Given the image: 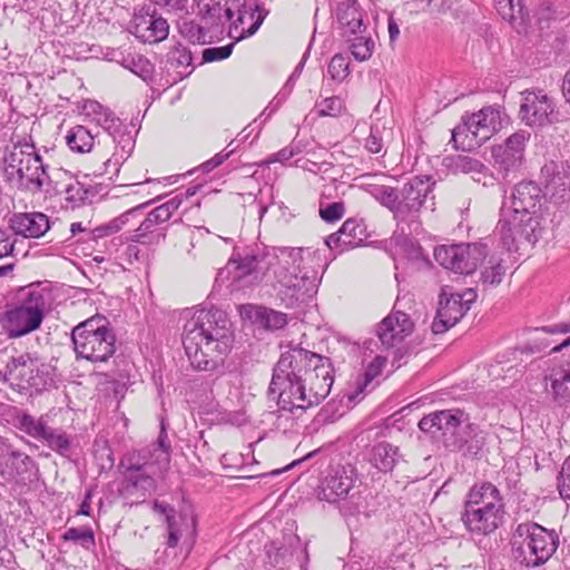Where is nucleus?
I'll use <instances>...</instances> for the list:
<instances>
[{
    "instance_id": "1",
    "label": "nucleus",
    "mask_w": 570,
    "mask_h": 570,
    "mask_svg": "<svg viewBox=\"0 0 570 570\" xmlns=\"http://www.w3.org/2000/svg\"><path fill=\"white\" fill-rule=\"evenodd\" d=\"M228 323L218 308L197 309L186 322L181 341L194 370L214 372L224 366L234 341Z\"/></svg>"
},
{
    "instance_id": "2",
    "label": "nucleus",
    "mask_w": 570,
    "mask_h": 570,
    "mask_svg": "<svg viewBox=\"0 0 570 570\" xmlns=\"http://www.w3.org/2000/svg\"><path fill=\"white\" fill-rule=\"evenodd\" d=\"M302 247H283L274 255L259 249L244 255L234 253L227 268L233 273V281L244 282L248 286L261 284L267 272L273 268L275 279L283 285L291 283L293 276L302 273Z\"/></svg>"
},
{
    "instance_id": "3",
    "label": "nucleus",
    "mask_w": 570,
    "mask_h": 570,
    "mask_svg": "<svg viewBox=\"0 0 570 570\" xmlns=\"http://www.w3.org/2000/svg\"><path fill=\"white\" fill-rule=\"evenodd\" d=\"M435 181L431 176H414L402 187L372 185L370 194L392 214L399 223H415L429 198L433 199Z\"/></svg>"
},
{
    "instance_id": "4",
    "label": "nucleus",
    "mask_w": 570,
    "mask_h": 570,
    "mask_svg": "<svg viewBox=\"0 0 570 570\" xmlns=\"http://www.w3.org/2000/svg\"><path fill=\"white\" fill-rule=\"evenodd\" d=\"M332 364L331 358L312 351L305 350L301 346H291L287 351L283 352L279 360L273 368L272 380L268 386L267 394L272 396L275 392L282 391L284 396L283 401L289 400L293 391L303 393V385H297L299 380L307 376L309 373H315L314 368L318 370L321 365Z\"/></svg>"
},
{
    "instance_id": "5",
    "label": "nucleus",
    "mask_w": 570,
    "mask_h": 570,
    "mask_svg": "<svg viewBox=\"0 0 570 570\" xmlns=\"http://www.w3.org/2000/svg\"><path fill=\"white\" fill-rule=\"evenodd\" d=\"M50 292L39 284L29 285L18 302L1 316V325L8 337L18 338L40 328L49 308Z\"/></svg>"
},
{
    "instance_id": "6",
    "label": "nucleus",
    "mask_w": 570,
    "mask_h": 570,
    "mask_svg": "<svg viewBox=\"0 0 570 570\" xmlns=\"http://www.w3.org/2000/svg\"><path fill=\"white\" fill-rule=\"evenodd\" d=\"M116 334L109 320L96 314L71 330L77 360L107 362L116 352Z\"/></svg>"
},
{
    "instance_id": "7",
    "label": "nucleus",
    "mask_w": 570,
    "mask_h": 570,
    "mask_svg": "<svg viewBox=\"0 0 570 570\" xmlns=\"http://www.w3.org/2000/svg\"><path fill=\"white\" fill-rule=\"evenodd\" d=\"M4 180L19 189L40 191L49 179L47 165L31 142L14 144L3 156Z\"/></svg>"
},
{
    "instance_id": "8",
    "label": "nucleus",
    "mask_w": 570,
    "mask_h": 570,
    "mask_svg": "<svg viewBox=\"0 0 570 570\" xmlns=\"http://www.w3.org/2000/svg\"><path fill=\"white\" fill-rule=\"evenodd\" d=\"M512 546L517 561L528 568H538L557 551L559 534L535 522H523L514 529Z\"/></svg>"
},
{
    "instance_id": "9",
    "label": "nucleus",
    "mask_w": 570,
    "mask_h": 570,
    "mask_svg": "<svg viewBox=\"0 0 570 570\" xmlns=\"http://www.w3.org/2000/svg\"><path fill=\"white\" fill-rule=\"evenodd\" d=\"M502 125V110L494 106L483 107L472 115H463L452 129L451 141L455 149L472 150L482 146Z\"/></svg>"
},
{
    "instance_id": "10",
    "label": "nucleus",
    "mask_w": 570,
    "mask_h": 570,
    "mask_svg": "<svg viewBox=\"0 0 570 570\" xmlns=\"http://www.w3.org/2000/svg\"><path fill=\"white\" fill-rule=\"evenodd\" d=\"M314 371L315 373H309L307 376H304L297 384L303 385V396L299 395L302 390L297 393L293 391L295 395L289 397V402L283 401L284 394L282 391H277L271 396L273 400H276L279 410L291 413L295 410L306 411L307 409L317 406L328 396L334 383L333 364L321 365L318 370L314 368ZM286 401H288V399H286Z\"/></svg>"
},
{
    "instance_id": "11",
    "label": "nucleus",
    "mask_w": 570,
    "mask_h": 570,
    "mask_svg": "<svg viewBox=\"0 0 570 570\" xmlns=\"http://www.w3.org/2000/svg\"><path fill=\"white\" fill-rule=\"evenodd\" d=\"M469 423V414L460 409L434 411L419 421V429L442 441L446 449L462 445L461 432Z\"/></svg>"
},
{
    "instance_id": "12",
    "label": "nucleus",
    "mask_w": 570,
    "mask_h": 570,
    "mask_svg": "<svg viewBox=\"0 0 570 570\" xmlns=\"http://www.w3.org/2000/svg\"><path fill=\"white\" fill-rule=\"evenodd\" d=\"M487 255V245L480 243L441 245L434 249V258L441 266L462 275L475 272Z\"/></svg>"
},
{
    "instance_id": "13",
    "label": "nucleus",
    "mask_w": 570,
    "mask_h": 570,
    "mask_svg": "<svg viewBox=\"0 0 570 570\" xmlns=\"http://www.w3.org/2000/svg\"><path fill=\"white\" fill-rule=\"evenodd\" d=\"M139 456V453H132L120 461L119 468L125 470L121 495L125 498L137 497L139 501H145L156 491L157 482L154 464L140 462Z\"/></svg>"
},
{
    "instance_id": "14",
    "label": "nucleus",
    "mask_w": 570,
    "mask_h": 570,
    "mask_svg": "<svg viewBox=\"0 0 570 570\" xmlns=\"http://www.w3.org/2000/svg\"><path fill=\"white\" fill-rule=\"evenodd\" d=\"M7 374L21 390L41 392L53 382L48 365L30 353L12 356L7 364Z\"/></svg>"
},
{
    "instance_id": "15",
    "label": "nucleus",
    "mask_w": 570,
    "mask_h": 570,
    "mask_svg": "<svg viewBox=\"0 0 570 570\" xmlns=\"http://www.w3.org/2000/svg\"><path fill=\"white\" fill-rule=\"evenodd\" d=\"M475 294L472 289L464 293H450L442 291L439 307L431 325L433 334H443L453 327L470 309Z\"/></svg>"
},
{
    "instance_id": "16",
    "label": "nucleus",
    "mask_w": 570,
    "mask_h": 570,
    "mask_svg": "<svg viewBox=\"0 0 570 570\" xmlns=\"http://www.w3.org/2000/svg\"><path fill=\"white\" fill-rule=\"evenodd\" d=\"M540 222L524 220L518 215H511L510 218H500L497 225V232L500 234V238L503 247L509 250H518L519 245L523 243L534 245L540 237Z\"/></svg>"
},
{
    "instance_id": "17",
    "label": "nucleus",
    "mask_w": 570,
    "mask_h": 570,
    "mask_svg": "<svg viewBox=\"0 0 570 570\" xmlns=\"http://www.w3.org/2000/svg\"><path fill=\"white\" fill-rule=\"evenodd\" d=\"M528 140V134L517 131L509 136L503 144L492 147L493 166L502 174L503 178H507L511 173L517 171L521 167Z\"/></svg>"
},
{
    "instance_id": "18",
    "label": "nucleus",
    "mask_w": 570,
    "mask_h": 570,
    "mask_svg": "<svg viewBox=\"0 0 570 570\" xmlns=\"http://www.w3.org/2000/svg\"><path fill=\"white\" fill-rule=\"evenodd\" d=\"M356 479V470L352 464L331 465L320 485V500L336 502L345 499L354 488Z\"/></svg>"
},
{
    "instance_id": "19",
    "label": "nucleus",
    "mask_w": 570,
    "mask_h": 570,
    "mask_svg": "<svg viewBox=\"0 0 570 570\" xmlns=\"http://www.w3.org/2000/svg\"><path fill=\"white\" fill-rule=\"evenodd\" d=\"M554 104L543 90H525L520 106L522 121L531 127H543L554 121Z\"/></svg>"
},
{
    "instance_id": "20",
    "label": "nucleus",
    "mask_w": 570,
    "mask_h": 570,
    "mask_svg": "<svg viewBox=\"0 0 570 570\" xmlns=\"http://www.w3.org/2000/svg\"><path fill=\"white\" fill-rule=\"evenodd\" d=\"M129 31L144 43H158L168 37L169 24L150 7H144L135 11Z\"/></svg>"
},
{
    "instance_id": "21",
    "label": "nucleus",
    "mask_w": 570,
    "mask_h": 570,
    "mask_svg": "<svg viewBox=\"0 0 570 570\" xmlns=\"http://www.w3.org/2000/svg\"><path fill=\"white\" fill-rule=\"evenodd\" d=\"M414 331V322L406 313L393 308L376 325V336L382 346L393 348L399 346Z\"/></svg>"
},
{
    "instance_id": "22",
    "label": "nucleus",
    "mask_w": 570,
    "mask_h": 570,
    "mask_svg": "<svg viewBox=\"0 0 570 570\" xmlns=\"http://www.w3.org/2000/svg\"><path fill=\"white\" fill-rule=\"evenodd\" d=\"M543 193L541 187L532 180H523L517 184L511 194L512 214L524 220H538L537 210L540 207Z\"/></svg>"
},
{
    "instance_id": "23",
    "label": "nucleus",
    "mask_w": 570,
    "mask_h": 570,
    "mask_svg": "<svg viewBox=\"0 0 570 570\" xmlns=\"http://www.w3.org/2000/svg\"><path fill=\"white\" fill-rule=\"evenodd\" d=\"M541 174L544 177L546 189L550 202L562 210L570 208V170L551 161L546 164Z\"/></svg>"
},
{
    "instance_id": "24",
    "label": "nucleus",
    "mask_w": 570,
    "mask_h": 570,
    "mask_svg": "<svg viewBox=\"0 0 570 570\" xmlns=\"http://www.w3.org/2000/svg\"><path fill=\"white\" fill-rule=\"evenodd\" d=\"M292 282L281 285L279 298L288 308L297 307L301 303L312 298L317 292V277L315 274L312 276L307 273H301L293 276Z\"/></svg>"
},
{
    "instance_id": "25",
    "label": "nucleus",
    "mask_w": 570,
    "mask_h": 570,
    "mask_svg": "<svg viewBox=\"0 0 570 570\" xmlns=\"http://www.w3.org/2000/svg\"><path fill=\"white\" fill-rule=\"evenodd\" d=\"M504 510L464 509L461 520L471 533L490 534L503 522Z\"/></svg>"
},
{
    "instance_id": "26",
    "label": "nucleus",
    "mask_w": 570,
    "mask_h": 570,
    "mask_svg": "<svg viewBox=\"0 0 570 570\" xmlns=\"http://www.w3.org/2000/svg\"><path fill=\"white\" fill-rule=\"evenodd\" d=\"M9 223L16 235L26 238H39L50 228L49 217L39 212L14 213Z\"/></svg>"
},
{
    "instance_id": "27",
    "label": "nucleus",
    "mask_w": 570,
    "mask_h": 570,
    "mask_svg": "<svg viewBox=\"0 0 570 570\" xmlns=\"http://www.w3.org/2000/svg\"><path fill=\"white\" fill-rule=\"evenodd\" d=\"M478 507L484 510H504L503 499L494 484L483 482L469 491L464 509H476Z\"/></svg>"
},
{
    "instance_id": "28",
    "label": "nucleus",
    "mask_w": 570,
    "mask_h": 570,
    "mask_svg": "<svg viewBox=\"0 0 570 570\" xmlns=\"http://www.w3.org/2000/svg\"><path fill=\"white\" fill-rule=\"evenodd\" d=\"M336 19L345 33L357 35L365 31L363 13L356 0H338L335 8Z\"/></svg>"
},
{
    "instance_id": "29",
    "label": "nucleus",
    "mask_w": 570,
    "mask_h": 570,
    "mask_svg": "<svg viewBox=\"0 0 570 570\" xmlns=\"http://www.w3.org/2000/svg\"><path fill=\"white\" fill-rule=\"evenodd\" d=\"M166 229L158 219L153 217V213L149 212L147 216L139 223L138 227L129 232L126 239L132 243H139L144 245L158 244L166 238Z\"/></svg>"
},
{
    "instance_id": "30",
    "label": "nucleus",
    "mask_w": 570,
    "mask_h": 570,
    "mask_svg": "<svg viewBox=\"0 0 570 570\" xmlns=\"http://www.w3.org/2000/svg\"><path fill=\"white\" fill-rule=\"evenodd\" d=\"M235 14H237V19L230 23V32L233 30L237 31L240 27V32L236 37V40L239 41L246 37L253 36L259 29L267 11L259 6L247 8L245 3L243 8L235 10Z\"/></svg>"
},
{
    "instance_id": "31",
    "label": "nucleus",
    "mask_w": 570,
    "mask_h": 570,
    "mask_svg": "<svg viewBox=\"0 0 570 570\" xmlns=\"http://www.w3.org/2000/svg\"><path fill=\"white\" fill-rule=\"evenodd\" d=\"M149 204L150 202H146L141 205H138L134 208L126 210L125 213L115 217L108 223L95 227L94 229L88 232L87 239L96 240L116 234L126 226H134L136 224L137 218L140 216V212L144 208H146Z\"/></svg>"
},
{
    "instance_id": "32",
    "label": "nucleus",
    "mask_w": 570,
    "mask_h": 570,
    "mask_svg": "<svg viewBox=\"0 0 570 570\" xmlns=\"http://www.w3.org/2000/svg\"><path fill=\"white\" fill-rule=\"evenodd\" d=\"M403 461L400 449L389 442H379L368 452V462L380 472H392Z\"/></svg>"
},
{
    "instance_id": "33",
    "label": "nucleus",
    "mask_w": 570,
    "mask_h": 570,
    "mask_svg": "<svg viewBox=\"0 0 570 570\" xmlns=\"http://www.w3.org/2000/svg\"><path fill=\"white\" fill-rule=\"evenodd\" d=\"M153 509L155 512L165 515L167 525V540L168 548H176L180 538L183 537V527L187 525V521L183 515H178L175 509L166 502L156 500Z\"/></svg>"
},
{
    "instance_id": "34",
    "label": "nucleus",
    "mask_w": 570,
    "mask_h": 570,
    "mask_svg": "<svg viewBox=\"0 0 570 570\" xmlns=\"http://www.w3.org/2000/svg\"><path fill=\"white\" fill-rule=\"evenodd\" d=\"M462 445L450 449L451 451H461L464 456L479 459L483 454L485 438L483 433L473 423H466L461 432Z\"/></svg>"
},
{
    "instance_id": "35",
    "label": "nucleus",
    "mask_w": 570,
    "mask_h": 570,
    "mask_svg": "<svg viewBox=\"0 0 570 570\" xmlns=\"http://www.w3.org/2000/svg\"><path fill=\"white\" fill-rule=\"evenodd\" d=\"M167 68L175 72V80L188 77L194 70L191 51L180 43L173 47L167 53Z\"/></svg>"
},
{
    "instance_id": "36",
    "label": "nucleus",
    "mask_w": 570,
    "mask_h": 570,
    "mask_svg": "<svg viewBox=\"0 0 570 570\" xmlns=\"http://www.w3.org/2000/svg\"><path fill=\"white\" fill-rule=\"evenodd\" d=\"M494 6L502 19L514 27H525L530 22V14L523 0H494Z\"/></svg>"
},
{
    "instance_id": "37",
    "label": "nucleus",
    "mask_w": 570,
    "mask_h": 570,
    "mask_svg": "<svg viewBox=\"0 0 570 570\" xmlns=\"http://www.w3.org/2000/svg\"><path fill=\"white\" fill-rule=\"evenodd\" d=\"M343 249H352L362 246L370 237L367 226L362 218H348L341 226Z\"/></svg>"
},
{
    "instance_id": "38",
    "label": "nucleus",
    "mask_w": 570,
    "mask_h": 570,
    "mask_svg": "<svg viewBox=\"0 0 570 570\" xmlns=\"http://www.w3.org/2000/svg\"><path fill=\"white\" fill-rule=\"evenodd\" d=\"M41 440L53 452L66 459H71L75 449L72 435L61 429L48 426Z\"/></svg>"
},
{
    "instance_id": "39",
    "label": "nucleus",
    "mask_w": 570,
    "mask_h": 570,
    "mask_svg": "<svg viewBox=\"0 0 570 570\" xmlns=\"http://www.w3.org/2000/svg\"><path fill=\"white\" fill-rule=\"evenodd\" d=\"M66 142L73 153L85 154L92 149L95 136L85 126L78 125L68 131Z\"/></svg>"
},
{
    "instance_id": "40",
    "label": "nucleus",
    "mask_w": 570,
    "mask_h": 570,
    "mask_svg": "<svg viewBox=\"0 0 570 570\" xmlns=\"http://www.w3.org/2000/svg\"><path fill=\"white\" fill-rule=\"evenodd\" d=\"M249 317H253L262 326L271 331L281 330L288 323V318L285 313L274 311L265 306L254 307V313Z\"/></svg>"
},
{
    "instance_id": "41",
    "label": "nucleus",
    "mask_w": 570,
    "mask_h": 570,
    "mask_svg": "<svg viewBox=\"0 0 570 570\" xmlns=\"http://www.w3.org/2000/svg\"><path fill=\"white\" fill-rule=\"evenodd\" d=\"M122 66L146 82L154 78V65L141 55H128L124 58Z\"/></svg>"
},
{
    "instance_id": "42",
    "label": "nucleus",
    "mask_w": 570,
    "mask_h": 570,
    "mask_svg": "<svg viewBox=\"0 0 570 570\" xmlns=\"http://www.w3.org/2000/svg\"><path fill=\"white\" fill-rule=\"evenodd\" d=\"M179 32L185 39L194 45H205L214 41L208 29L194 20L183 21L179 24Z\"/></svg>"
},
{
    "instance_id": "43",
    "label": "nucleus",
    "mask_w": 570,
    "mask_h": 570,
    "mask_svg": "<svg viewBox=\"0 0 570 570\" xmlns=\"http://www.w3.org/2000/svg\"><path fill=\"white\" fill-rule=\"evenodd\" d=\"M553 400L559 405H566L570 402V368L561 370L554 374L551 382Z\"/></svg>"
},
{
    "instance_id": "44",
    "label": "nucleus",
    "mask_w": 570,
    "mask_h": 570,
    "mask_svg": "<svg viewBox=\"0 0 570 570\" xmlns=\"http://www.w3.org/2000/svg\"><path fill=\"white\" fill-rule=\"evenodd\" d=\"M17 428L31 438L41 440L48 429V425L42 417L36 419L28 413H23L18 416Z\"/></svg>"
},
{
    "instance_id": "45",
    "label": "nucleus",
    "mask_w": 570,
    "mask_h": 570,
    "mask_svg": "<svg viewBox=\"0 0 570 570\" xmlns=\"http://www.w3.org/2000/svg\"><path fill=\"white\" fill-rule=\"evenodd\" d=\"M62 541H71L85 549L95 547V534L90 527L69 528L62 535Z\"/></svg>"
},
{
    "instance_id": "46",
    "label": "nucleus",
    "mask_w": 570,
    "mask_h": 570,
    "mask_svg": "<svg viewBox=\"0 0 570 570\" xmlns=\"http://www.w3.org/2000/svg\"><path fill=\"white\" fill-rule=\"evenodd\" d=\"M483 163L466 155H456L450 159V167L455 173L470 174L472 177L480 173Z\"/></svg>"
},
{
    "instance_id": "47",
    "label": "nucleus",
    "mask_w": 570,
    "mask_h": 570,
    "mask_svg": "<svg viewBox=\"0 0 570 570\" xmlns=\"http://www.w3.org/2000/svg\"><path fill=\"white\" fill-rule=\"evenodd\" d=\"M350 49L354 58L358 61H365L372 57L374 41L370 37L356 36L350 40Z\"/></svg>"
},
{
    "instance_id": "48",
    "label": "nucleus",
    "mask_w": 570,
    "mask_h": 570,
    "mask_svg": "<svg viewBox=\"0 0 570 570\" xmlns=\"http://www.w3.org/2000/svg\"><path fill=\"white\" fill-rule=\"evenodd\" d=\"M183 202L184 197L181 195L170 197L166 203L150 210L153 217L158 219L161 224L167 223L173 217L174 213L178 210Z\"/></svg>"
},
{
    "instance_id": "49",
    "label": "nucleus",
    "mask_w": 570,
    "mask_h": 570,
    "mask_svg": "<svg viewBox=\"0 0 570 570\" xmlns=\"http://www.w3.org/2000/svg\"><path fill=\"white\" fill-rule=\"evenodd\" d=\"M350 61L348 58L342 53H336L332 57L327 73L335 81H343L350 75Z\"/></svg>"
},
{
    "instance_id": "50",
    "label": "nucleus",
    "mask_w": 570,
    "mask_h": 570,
    "mask_svg": "<svg viewBox=\"0 0 570 570\" xmlns=\"http://www.w3.org/2000/svg\"><path fill=\"white\" fill-rule=\"evenodd\" d=\"M97 122L107 131L109 138H116V135L126 129L122 121L111 111H104L102 117L97 118Z\"/></svg>"
},
{
    "instance_id": "51",
    "label": "nucleus",
    "mask_w": 570,
    "mask_h": 570,
    "mask_svg": "<svg viewBox=\"0 0 570 570\" xmlns=\"http://www.w3.org/2000/svg\"><path fill=\"white\" fill-rule=\"evenodd\" d=\"M345 213V204L343 202H334L324 204L320 202V216L326 223H335L340 220Z\"/></svg>"
},
{
    "instance_id": "52",
    "label": "nucleus",
    "mask_w": 570,
    "mask_h": 570,
    "mask_svg": "<svg viewBox=\"0 0 570 570\" xmlns=\"http://www.w3.org/2000/svg\"><path fill=\"white\" fill-rule=\"evenodd\" d=\"M111 140L116 145L118 156L122 159H127L135 147V139L132 135L125 129L120 134L116 135V138H111Z\"/></svg>"
},
{
    "instance_id": "53",
    "label": "nucleus",
    "mask_w": 570,
    "mask_h": 570,
    "mask_svg": "<svg viewBox=\"0 0 570 570\" xmlns=\"http://www.w3.org/2000/svg\"><path fill=\"white\" fill-rule=\"evenodd\" d=\"M316 107L320 116L336 117L341 114L344 105L340 97L333 96L323 99L316 105Z\"/></svg>"
},
{
    "instance_id": "54",
    "label": "nucleus",
    "mask_w": 570,
    "mask_h": 570,
    "mask_svg": "<svg viewBox=\"0 0 570 570\" xmlns=\"http://www.w3.org/2000/svg\"><path fill=\"white\" fill-rule=\"evenodd\" d=\"M234 46L235 43L230 42L223 47H212L204 49L202 63L219 61L228 58L233 52Z\"/></svg>"
},
{
    "instance_id": "55",
    "label": "nucleus",
    "mask_w": 570,
    "mask_h": 570,
    "mask_svg": "<svg viewBox=\"0 0 570 570\" xmlns=\"http://www.w3.org/2000/svg\"><path fill=\"white\" fill-rule=\"evenodd\" d=\"M384 146L383 130L379 126H372L370 135L365 139L364 147L372 154H379Z\"/></svg>"
},
{
    "instance_id": "56",
    "label": "nucleus",
    "mask_w": 570,
    "mask_h": 570,
    "mask_svg": "<svg viewBox=\"0 0 570 570\" xmlns=\"http://www.w3.org/2000/svg\"><path fill=\"white\" fill-rule=\"evenodd\" d=\"M210 2L212 4L206 3L200 10L203 19L210 20L212 24H218L224 11V2L222 0H210Z\"/></svg>"
},
{
    "instance_id": "57",
    "label": "nucleus",
    "mask_w": 570,
    "mask_h": 570,
    "mask_svg": "<svg viewBox=\"0 0 570 570\" xmlns=\"http://www.w3.org/2000/svg\"><path fill=\"white\" fill-rule=\"evenodd\" d=\"M210 2L212 4L206 3L200 10L203 19L210 20L212 24H218L224 11V2L222 0H210Z\"/></svg>"
},
{
    "instance_id": "58",
    "label": "nucleus",
    "mask_w": 570,
    "mask_h": 570,
    "mask_svg": "<svg viewBox=\"0 0 570 570\" xmlns=\"http://www.w3.org/2000/svg\"><path fill=\"white\" fill-rule=\"evenodd\" d=\"M558 490L563 499H570V455L564 460L559 473Z\"/></svg>"
},
{
    "instance_id": "59",
    "label": "nucleus",
    "mask_w": 570,
    "mask_h": 570,
    "mask_svg": "<svg viewBox=\"0 0 570 570\" xmlns=\"http://www.w3.org/2000/svg\"><path fill=\"white\" fill-rule=\"evenodd\" d=\"M505 274V268L501 263H497L481 273V279L483 284L498 285L502 282Z\"/></svg>"
},
{
    "instance_id": "60",
    "label": "nucleus",
    "mask_w": 570,
    "mask_h": 570,
    "mask_svg": "<svg viewBox=\"0 0 570 570\" xmlns=\"http://www.w3.org/2000/svg\"><path fill=\"white\" fill-rule=\"evenodd\" d=\"M122 160L124 159L118 156V151H115L112 157L104 161L102 166L99 169L94 170V175L102 176L110 174L109 178L112 179L115 175H118Z\"/></svg>"
},
{
    "instance_id": "61",
    "label": "nucleus",
    "mask_w": 570,
    "mask_h": 570,
    "mask_svg": "<svg viewBox=\"0 0 570 570\" xmlns=\"http://www.w3.org/2000/svg\"><path fill=\"white\" fill-rule=\"evenodd\" d=\"M159 428H160V430H159V434H158V438H157V446L165 454L164 460L168 464L169 463V459H170L171 445H170V442L168 440V434H167L168 424L165 421V419L160 420Z\"/></svg>"
},
{
    "instance_id": "62",
    "label": "nucleus",
    "mask_w": 570,
    "mask_h": 570,
    "mask_svg": "<svg viewBox=\"0 0 570 570\" xmlns=\"http://www.w3.org/2000/svg\"><path fill=\"white\" fill-rule=\"evenodd\" d=\"M472 178L474 181L482 184L483 187H493L498 183L497 177L484 164L482 165L480 173H476Z\"/></svg>"
},
{
    "instance_id": "63",
    "label": "nucleus",
    "mask_w": 570,
    "mask_h": 570,
    "mask_svg": "<svg viewBox=\"0 0 570 570\" xmlns=\"http://www.w3.org/2000/svg\"><path fill=\"white\" fill-rule=\"evenodd\" d=\"M234 153V149L225 153L224 150L216 154L213 158H210L209 160L205 161L203 165H202V169L204 173H209L212 170H214L215 168H217L219 165H222L232 154Z\"/></svg>"
},
{
    "instance_id": "64",
    "label": "nucleus",
    "mask_w": 570,
    "mask_h": 570,
    "mask_svg": "<svg viewBox=\"0 0 570 570\" xmlns=\"http://www.w3.org/2000/svg\"><path fill=\"white\" fill-rule=\"evenodd\" d=\"M343 238L344 235L341 234V228L336 232L327 236L325 239V244L327 247L332 250L337 249L340 253L345 252L346 249H343Z\"/></svg>"
}]
</instances>
